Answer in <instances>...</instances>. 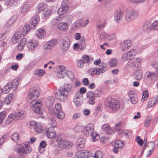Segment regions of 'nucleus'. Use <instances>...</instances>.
Segmentation results:
<instances>
[{
  "mask_svg": "<svg viewBox=\"0 0 158 158\" xmlns=\"http://www.w3.org/2000/svg\"><path fill=\"white\" fill-rule=\"evenodd\" d=\"M102 152L100 151H96L94 153L93 156L94 158H102Z\"/></svg>",
  "mask_w": 158,
  "mask_h": 158,
  "instance_id": "obj_64",
  "label": "nucleus"
},
{
  "mask_svg": "<svg viewBox=\"0 0 158 158\" xmlns=\"http://www.w3.org/2000/svg\"><path fill=\"white\" fill-rule=\"evenodd\" d=\"M52 11L48 8H47L43 11L42 15V18L44 19L48 18L51 15Z\"/></svg>",
  "mask_w": 158,
  "mask_h": 158,
  "instance_id": "obj_25",
  "label": "nucleus"
},
{
  "mask_svg": "<svg viewBox=\"0 0 158 158\" xmlns=\"http://www.w3.org/2000/svg\"><path fill=\"white\" fill-rule=\"evenodd\" d=\"M73 19V17L70 15L62 17V21H64L68 25L71 24Z\"/></svg>",
  "mask_w": 158,
  "mask_h": 158,
  "instance_id": "obj_29",
  "label": "nucleus"
},
{
  "mask_svg": "<svg viewBox=\"0 0 158 158\" xmlns=\"http://www.w3.org/2000/svg\"><path fill=\"white\" fill-rule=\"evenodd\" d=\"M21 33L19 31L16 32L12 38V41L15 44L18 41L21 37Z\"/></svg>",
  "mask_w": 158,
  "mask_h": 158,
  "instance_id": "obj_28",
  "label": "nucleus"
},
{
  "mask_svg": "<svg viewBox=\"0 0 158 158\" xmlns=\"http://www.w3.org/2000/svg\"><path fill=\"white\" fill-rule=\"evenodd\" d=\"M123 13L121 9L115 11L114 14V19L117 23H119L123 17Z\"/></svg>",
  "mask_w": 158,
  "mask_h": 158,
  "instance_id": "obj_13",
  "label": "nucleus"
},
{
  "mask_svg": "<svg viewBox=\"0 0 158 158\" xmlns=\"http://www.w3.org/2000/svg\"><path fill=\"white\" fill-rule=\"evenodd\" d=\"M57 43L56 40H53L49 41L45 44L43 46V48L45 50H50L53 48Z\"/></svg>",
  "mask_w": 158,
  "mask_h": 158,
  "instance_id": "obj_12",
  "label": "nucleus"
},
{
  "mask_svg": "<svg viewBox=\"0 0 158 158\" xmlns=\"http://www.w3.org/2000/svg\"><path fill=\"white\" fill-rule=\"evenodd\" d=\"M13 98V94L10 93L8 94L4 99V102L6 104H9L12 101Z\"/></svg>",
  "mask_w": 158,
  "mask_h": 158,
  "instance_id": "obj_33",
  "label": "nucleus"
},
{
  "mask_svg": "<svg viewBox=\"0 0 158 158\" xmlns=\"http://www.w3.org/2000/svg\"><path fill=\"white\" fill-rule=\"evenodd\" d=\"M85 143V140L84 138L83 137L79 138L76 144L77 148L78 150L83 148L84 147Z\"/></svg>",
  "mask_w": 158,
  "mask_h": 158,
  "instance_id": "obj_18",
  "label": "nucleus"
},
{
  "mask_svg": "<svg viewBox=\"0 0 158 158\" xmlns=\"http://www.w3.org/2000/svg\"><path fill=\"white\" fill-rule=\"evenodd\" d=\"M135 60L134 59H130L128 63L127 64L130 66H133L135 68H137L136 65L135 63Z\"/></svg>",
  "mask_w": 158,
  "mask_h": 158,
  "instance_id": "obj_62",
  "label": "nucleus"
},
{
  "mask_svg": "<svg viewBox=\"0 0 158 158\" xmlns=\"http://www.w3.org/2000/svg\"><path fill=\"white\" fill-rule=\"evenodd\" d=\"M86 97L89 98V103L91 105H94L95 103V96L94 93L92 91H89L86 93Z\"/></svg>",
  "mask_w": 158,
  "mask_h": 158,
  "instance_id": "obj_20",
  "label": "nucleus"
},
{
  "mask_svg": "<svg viewBox=\"0 0 158 158\" xmlns=\"http://www.w3.org/2000/svg\"><path fill=\"white\" fill-rule=\"evenodd\" d=\"M93 141L98 140L99 138V136L96 132H93L91 135Z\"/></svg>",
  "mask_w": 158,
  "mask_h": 158,
  "instance_id": "obj_56",
  "label": "nucleus"
},
{
  "mask_svg": "<svg viewBox=\"0 0 158 158\" xmlns=\"http://www.w3.org/2000/svg\"><path fill=\"white\" fill-rule=\"evenodd\" d=\"M55 98L51 96H48L45 101V104L46 106L49 107H51L55 101Z\"/></svg>",
  "mask_w": 158,
  "mask_h": 158,
  "instance_id": "obj_26",
  "label": "nucleus"
},
{
  "mask_svg": "<svg viewBox=\"0 0 158 158\" xmlns=\"http://www.w3.org/2000/svg\"><path fill=\"white\" fill-rule=\"evenodd\" d=\"M148 73V74L147 76V77L148 79L153 80L156 78V75L155 73L154 72H147L146 74H147Z\"/></svg>",
  "mask_w": 158,
  "mask_h": 158,
  "instance_id": "obj_48",
  "label": "nucleus"
},
{
  "mask_svg": "<svg viewBox=\"0 0 158 158\" xmlns=\"http://www.w3.org/2000/svg\"><path fill=\"white\" fill-rule=\"evenodd\" d=\"M70 44V41L69 38L66 37L61 40L60 42V47L62 51H65L69 49Z\"/></svg>",
  "mask_w": 158,
  "mask_h": 158,
  "instance_id": "obj_8",
  "label": "nucleus"
},
{
  "mask_svg": "<svg viewBox=\"0 0 158 158\" xmlns=\"http://www.w3.org/2000/svg\"><path fill=\"white\" fill-rule=\"evenodd\" d=\"M142 74L141 71L137 70L135 72L134 75V78L137 80H140L142 78Z\"/></svg>",
  "mask_w": 158,
  "mask_h": 158,
  "instance_id": "obj_44",
  "label": "nucleus"
},
{
  "mask_svg": "<svg viewBox=\"0 0 158 158\" xmlns=\"http://www.w3.org/2000/svg\"><path fill=\"white\" fill-rule=\"evenodd\" d=\"M48 121L49 124L51 126V127H54L57 125L56 120L55 118L52 117L49 118L48 119Z\"/></svg>",
  "mask_w": 158,
  "mask_h": 158,
  "instance_id": "obj_43",
  "label": "nucleus"
},
{
  "mask_svg": "<svg viewBox=\"0 0 158 158\" xmlns=\"http://www.w3.org/2000/svg\"><path fill=\"white\" fill-rule=\"evenodd\" d=\"M65 143H65V144L64 145V146H65V148H70L72 147L73 145V143L72 142L69 140H65Z\"/></svg>",
  "mask_w": 158,
  "mask_h": 158,
  "instance_id": "obj_60",
  "label": "nucleus"
},
{
  "mask_svg": "<svg viewBox=\"0 0 158 158\" xmlns=\"http://www.w3.org/2000/svg\"><path fill=\"white\" fill-rule=\"evenodd\" d=\"M79 20L81 21V27H86L89 23V20L88 19L83 20L82 19H79Z\"/></svg>",
  "mask_w": 158,
  "mask_h": 158,
  "instance_id": "obj_57",
  "label": "nucleus"
},
{
  "mask_svg": "<svg viewBox=\"0 0 158 158\" xmlns=\"http://www.w3.org/2000/svg\"><path fill=\"white\" fill-rule=\"evenodd\" d=\"M132 42L130 40H126L122 41L120 45L122 50L124 51L127 50L131 45Z\"/></svg>",
  "mask_w": 158,
  "mask_h": 158,
  "instance_id": "obj_16",
  "label": "nucleus"
},
{
  "mask_svg": "<svg viewBox=\"0 0 158 158\" xmlns=\"http://www.w3.org/2000/svg\"><path fill=\"white\" fill-rule=\"evenodd\" d=\"M33 6V4L30 2H27L24 3L21 7L20 11L21 13H24L28 11L29 8Z\"/></svg>",
  "mask_w": 158,
  "mask_h": 158,
  "instance_id": "obj_19",
  "label": "nucleus"
},
{
  "mask_svg": "<svg viewBox=\"0 0 158 158\" xmlns=\"http://www.w3.org/2000/svg\"><path fill=\"white\" fill-rule=\"evenodd\" d=\"M17 120L16 117L15 112H13L8 115L6 121V124L9 125L12 123L14 120Z\"/></svg>",
  "mask_w": 158,
  "mask_h": 158,
  "instance_id": "obj_21",
  "label": "nucleus"
},
{
  "mask_svg": "<svg viewBox=\"0 0 158 158\" xmlns=\"http://www.w3.org/2000/svg\"><path fill=\"white\" fill-rule=\"evenodd\" d=\"M39 46L38 42L34 40L29 41L27 44V49L28 51L35 50Z\"/></svg>",
  "mask_w": 158,
  "mask_h": 158,
  "instance_id": "obj_10",
  "label": "nucleus"
},
{
  "mask_svg": "<svg viewBox=\"0 0 158 158\" xmlns=\"http://www.w3.org/2000/svg\"><path fill=\"white\" fill-rule=\"evenodd\" d=\"M107 70L106 67L103 66H100V67L96 69L93 68L89 69L88 73L90 75L96 74L99 75L101 73H103Z\"/></svg>",
  "mask_w": 158,
  "mask_h": 158,
  "instance_id": "obj_7",
  "label": "nucleus"
},
{
  "mask_svg": "<svg viewBox=\"0 0 158 158\" xmlns=\"http://www.w3.org/2000/svg\"><path fill=\"white\" fill-rule=\"evenodd\" d=\"M118 63V60L115 59H114L111 60L109 62V65L111 67H114Z\"/></svg>",
  "mask_w": 158,
  "mask_h": 158,
  "instance_id": "obj_61",
  "label": "nucleus"
},
{
  "mask_svg": "<svg viewBox=\"0 0 158 158\" xmlns=\"http://www.w3.org/2000/svg\"><path fill=\"white\" fill-rule=\"evenodd\" d=\"M19 138V135L18 133L16 132L13 134L11 136V139L14 141H17Z\"/></svg>",
  "mask_w": 158,
  "mask_h": 158,
  "instance_id": "obj_55",
  "label": "nucleus"
},
{
  "mask_svg": "<svg viewBox=\"0 0 158 158\" xmlns=\"http://www.w3.org/2000/svg\"><path fill=\"white\" fill-rule=\"evenodd\" d=\"M118 134L122 135H125L128 138H130L131 137V133L126 130H120L118 132Z\"/></svg>",
  "mask_w": 158,
  "mask_h": 158,
  "instance_id": "obj_42",
  "label": "nucleus"
},
{
  "mask_svg": "<svg viewBox=\"0 0 158 158\" xmlns=\"http://www.w3.org/2000/svg\"><path fill=\"white\" fill-rule=\"evenodd\" d=\"M106 23V20L102 19L99 21L97 23V26L98 28H102L104 27Z\"/></svg>",
  "mask_w": 158,
  "mask_h": 158,
  "instance_id": "obj_51",
  "label": "nucleus"
},
{
  "mask_svg": "<svg viewBox=\"0 0 158 158\" xmlns=\"http://www.w3.org/2000/svg\"><path fill=\"white\" fill-rule=\"evenodd\" d=\"M65 143V140L60 139L58 141V144L60 149L63 150L65 148V146H64Z\"/></svg>",
  "mask_w": 158,
  "mask_h": 158,
  "instance_id": "obj_53",
  "label": "nucleus"
},
{
  "mask_svg": "<svg viewBox=\"0 0 158 158\" xmlns=\"http://www.w3.org/2000/svg\"><path fill=\"white\" fill-rule=\"evenodd\" d=\"M27 39L25 38L22 39L20 41L18 45V49L19 51L22 50L24 47Z\"/></svg>",
  "mask_w": 158,
  "mask_h": 158,
  "instance_id": "obj_36",
  "label": "nucleus"
},
{
  "mask_svg": "<svg viewBox=\"0 0 158 158\" xmlns=\"http://www.w3.org/2000/svg\"><path fill=\"white\" fill-rule=\"evenodd\" d=\"M18 0H5L4 4L6 6H16L17 4Z\"/></svg>",
  "mask_w": 158,
  "mask_h": 158,
  "instance_id": "obj_35",
  "label": "nucleus"
},
{
  "mask_svg": "<svg viewBox=\"0 0 158 158\" xmlns=\"http://www.w3.org/2000/svg\"><path fill=\"white\" fill-rule=\"evenodd\" d=\"M17 16L14 15L12 16L7 21L6 24V26L7 27L12 26L13 24L17 20Z\"/></svg>",
  "mask_w": 158,
  "mask_h": 158,
  "instance_id": "obj_31",
  "label": "nucleus"
},
{
  "mask_svg": "<svg viewBox=\"0 0 158 158\" xmlns=\"http://www.w3.org/2000/svg\"><path fill=\"white\" fill-rule=\"evenodd\" d=\"M15 112L17 120L22 119L26 116V112L23 110H20Z\"/></svg>",
  "mask_w": 158,
  "mask_h": 158,
  "instance_id": "obj_23",
  "label": "nucleus"
},
{
  "mask_svg": "<svg viewBox=\"0 0 158 158\" xmlns=\"http://www.w3.org/2000/svg\"><path fill=\"white\" fill-rule=\"evenodd\" d=\"M47 5L43 3H41L38 4L37 6L36 10L37 13H39L41 11H44L47 7Z\"/></svg>",
  "mask_w": 158,
  "mask_h": 158,
  "instance_id": "obj_38",
  "label": "nucleus"
},
{
  "mask_svg": "<svg viewBox=\"0 0 158 158\" xmlns=\"http://www.w3.org/2000/svg\"><path fill=\"white\" fill-rule=\"evenodd\" d=\"M123 145V143L121 140H117L114 143V147L115 148H121Z\"/></svg>",
  "mask_w": 158,
  "mask_h": 158,
  "instance_id": "obj_50",
  "label": "nucleus"
},
{
  "mask_svg": "<svg viewBox=\"0 0 158 158\" xmlns=\"http://www.w3.org/2000/svg\"><path fill=\"white\" fill-rule=\"evenodd\" d=\"M36 35L39 38L43 39L46 35V32L43 29L40 28L38 30Z\"/></svg>",
  "mask_w": 158,
  "mask_h": 158,
  "instance_id": "obj_34",
  "label": "nucleus"
},
{
  "mask_svg": "<svg viewBox=\"0 0 158 158\" xmlns=\"http://www.w3.org/2000/svg\"><path fill=\"white\" fill-rule=\"evenodd\" d=\"M94 126L92 123H89L82 128V131L86 136L91 135L94 132Z\"/></svg>",
  "mask_w": 158,
  "mask_h": 158,
  "instance_id": "obj_9",
  "label": "nucleus"
},
{
  "mask_svg": "<svg viewBox=\"0 0 158 158\" xmlns=\"http://www.w3.org/2000/svg\"><path fill=\"white\" fill-rule=\"evenodd\" d=\"M69 8V7H65L61 6L58 10L57 13L59 15V16H61V18L63 16L62 15H64L66 13Z\"/></svg>",
  "mask_w": 158,
  "mask_h": 158,
  "instance_id": "obj_32",
  "label": "nucleus"
},
{
  "mask_svg": "<svg viewBox=\"0 0 158 158\" xmlns=\"http://www.w3.org/2000/svg\"><path fill=\"white\" fill-rule=\"evenodd\" d=\"M86 46V44L84 37L81 38L79 43H75L74 44L73 49L77 50L78 49H83Z\"/></svg>",
  "mask_w": 158,
  "mask_h": 158,
  "instance_id": "obj_14",
  "label": "nucleus"
},
{
  "mask_svg": "<svg viewBox=\"0 0 158 158\" xmlns=\"http://www.w3.org/2000/svg\"><path fill=\"white\" fill-rule=\"evenodd\" d=\"M138 15V12L134 10H128L125 12L124 19L126 22H130L137 18Z\"/></svg>",
  "mask_w": 158,
  "mask_h": 158,
  "instance_id": "obj_4",
  "label": "nucleus"
},
{
  "mask_svg": "<svg viewBox=\"0 0 158 158\" xmlns=\"http://www.w3.org/2000/svg\"><path fill=\"white\" fill-rule=\"evenodd\" d=\"M143 28L147 31L152 30V23L150 21H147L144 25Z\"/></svg>",
  "mask_w": 158,
  "mask_h": 158,
  "instance_id": "obj_39",
  "label": "nucleus"
},
{
  "mask_svg": "<svg viewBox=\"0 0 158 158\" xmlns=\"http://www.w3.org/2000/svg\"><path fill=\"white\" fill-rule=\"evenodd\" d=\"M19 78H16L14 79L11 82L13 89L14 90L17 89L19 85Z\"/></svg>",
  "mask_w": 158,
  "mask_h": 158,
  "instance_id": "obj_41",
  "label": "nucleus"
},
{
  "mask_svg": "<svg viewBox=\"0 0 158 158\" xmlns=\"http://www.w3.org/2000/svg\"><path fill=\"white\" fill-rule=\"evenodd\" d=\"M127 53L129 57V60L133 58L136 54V52L134 49H131Z\"/></svg>",
  "mask_w": 158,
  "mask_h": 158,
  "instance_id": "obj_45",
  "label": "nucleus"
},
{
  "mask_svg": "<svg viewBox=\"0 0 158 158\" xmlns=\"http://www.w3.org/2000/svg\"><path fill=\"white\" fill-rule=\"evenodd\" d=\"M148 97V93L147 90H145L143 91L142 98V101H144L146 100Z\"/></svg>",
  "mask_w": 158,
  "mask_h": 158,
  "instance_id": "obj_59",
  "label": "nucleus"
},
{
  "mask_svg": "<svg viewBox=\"0 0 158 158\" xmlns=\"http://www.w3.org/2000/svg\"><path fill=\"white\" fill-rule=\"evenodd\" d=\"M72 85L69 84H65L60 88L59 93L56 96V98L60 101H64L68 98L69 93L71 91L72 88Z\"/></svg>",
  "mask_w": 158,
  "mask_h": 158,
  "instance_id": "obj_1",
  "label": "nucleus"
},
{
  "mask_svg": "<svg viewBox=\"0 0 158 158\" xmlns=\"http://www.w3.org/2000/svg\"><path fill=\"white\" fill-rule=\"evenodd\" d=\"M76 156L77 158H88L91 156V153L88 150H84L77 152Z\"/></svg>",
  "mask_w": 158,
  "mask_h": 158,
  "instance_id": "obj_11",
  "label": "nucleus"
},
{
  "mask_svg": "<svg viewBox=\"0 0 158 158\" xmlns=\"http://www.w3.org/2000/svg\"><path fill=\"white\" fill-rule=\"evenodd\" d=\"M47 137L49 139L54 138L56 141H57V139L56 136V131L54 127H51L48 128L46 131Z\"/></svg>",
  "mask_w": 158,
  "mask_h": 158,
  "instance_id": "obj_15",
  "label": "nucleus"
},
{
  "mask_svg": "<svg viewBox=\"0 0 158 158\" xmlns=\"http://www.w3.org/2000/svg\"><path fill=\"white\" fill-rule=\"evenodd\" d=\"M102 129L107 134H112L113 132V129L108 124H105L102 126Z\"/></svg>",
  "mask_w": 158,
  "mask_h": 158,
  "instance_id": "obj_24",
  "label": "nucleus"
},
{
  "mask_svg": "<svg viewBox=\"0 0 158 158\" xmlns=\"http://www.w3.org/2000/svg\"><path fill=\"white\" fill-rule=\"evenodd\" d=\"M58 28L60 30L65 31L68 29L69 26L65 22H61L58 24Z\"/></svg>",
  "mask_w": 158,
  "mask_h": 158,
  "instance_id": "obj_30",
  "label": "nucleus"
},
{
  "mask_svg": "<svg viewBox=\"0 0 158 158\" xmlns=\"http://www.w3.org/2000/svg\"><path fill=\"white\" fill-rule=\"evenodd\" d=\"M81 59L83 60V62L85 64H89L90 62L91 58H90L88 55H85L82 56Z\"/></svg>",
  "mask_w": 158,
  "mask_h": 158,
  "instance_id": "obj_52",
  "label": "nucleus"
},
{
  "mask_svg": "<svg viewBox=\"0 0 158 158\" xmlns=\"http://www.w3.org/2000/svg\"><path fill=\"white\" fill-rule=\"evenodd\" d=\"M12 89H13V87L11 82H8L2 89L3 93L5 94H7Z\"/></svg>",
  "mask_w": 158,
  "mask_h": 158,
  "instance_id": "obj_27",
  "label": "nucleus"
},
{
  "mask_svg": "<svg viewBox=\"0 0 158 158\" xmlns=\"http://www.w3.org/2000/svg\"><path fill=\"white\" fill-rule=\"evenodd\" d=\"M157 102L155 100V98L153 97L149 100L148 106V108L153 107Z\"/></svg>",
  "mask_w": 158,
  "mask_h": 158,
  "instance_id": "obj_49",
  "label": "nucleus"
},
{
  "mask_svg": "<svg viewBox=\"0 0 158 158\" xmlns=\"http://www.w3.org/2000/svg\"><path fill=\"white\" fill-rule=\"evenodd\" d=\"M45 71L43 69H38L35 70L34 72V74L37 75L40 77L43 76L45 73Z\"/></svg>",
  "mask_w": 158,
  "mask_h": 158,
  "instance_id": "obj_40",
  "label": "nucleus"
},
{
  "mask_svg": "<svg viewBox=\"0 0 158 158\" xmlns=\"http://www.w3.org/2000/svg\"><path fill=\"white\" fill-rule=\"evenodd\" d=\"M42 106L41 102H33L30 104V106L34 112L37 114H42L43 111L41 106Z\"/></svg>",
  "mask_w": 158,
  "mask_h": 158,
  "instance_id": "obj_5",
  "label": "nucleus"
},
{
  "mask_svg": "<svg viewBox=\"0 0 158 158\" xmlns=\"http://www.w3.org/2000/svg\"><path fill=\"white\" fill-rule=\"evenodd\" d=\"M40 17L38 15L34 16L31 19V29H34L36 26L38 22L40 21Z\"/></svg>",
  "mask_w": 158,
  "mask_h": 158,
  "instance_id": "obj_22",
  "label": "nucleus"
},
{
  "mask_svg": "<svg viewBox=\"0 0 158 158\" xmlns=\"http://www.w3.org/2000/svg\"><path fill=\"white\" fill-rule=\"evenodd\" d=\"M39 95V92L36 89H31L30 92L28 93L27 100L30 103L33 102L37 101L36 100Z\"/></svg>",
  "mask_w": 158,
  "mask_h": 158,
  "instance_id": "obj_6",
  "label": "nucleus"
},
{
  "mask_svg": "<svg viewBox=\"0 0 158 158\" xmlns=\"http://www.w3.org/2000/svg\"><path fill=\"white\" fill-rule=\"evenodd\" d=\"M61 17V16H58L53 19L51 22V23L55 25L61 21H62Z\"/></svg>",
  "mask_w": 158,
  "mask_h": 158,
  "instance_id": "obj_47",
  "label": "nucleus"
},
{
  "mask_svg": "<svg viewBox=\"0 0 158 158\" xmlns=\"http://www.w3.org/2000/svg\"><path fill=\"white\" fill-rule=\"evenodd\" d=\"M8 136L7 135H3L0 138V146L4 142H6L7 140Z\"/></svg>",
  "mask_w": 158,
  "mask_h": 158,
  "instance_id": "obj_63",
  "label": "nucleus"
},
{
  "mask_svg": "<svg viewBox=\"0 0 158 158\" xmlns=\"http://www.w3.org/2000/svg\"><path fill=\"white\" fill-rule=\"evenodd\" d=\"M38 124V123L35 121H31L27 123V126L28 127L32 128L36 127Z\"/></svg>",
  "mask_w": 158,
  "mask_h": 158,
  "instance_id": "obj_54",
  "label": "nucleus"
},
{
  "mask_svg": "<svg viewBox=\"0 0 158 158\" xmlns=\"http://www.w3.org/2000/svg\"><path fill=\"white\" fill-rule=\"evenodd\" d=\"M31 28V27L29 25H25L22 29V34L24 35H26L28 33L29 31Z\"/></svg>",
  "mask_w": 158,
  "mask_h": 158,
  "instance_id": "obj_46",
  "label": "nucleus"
},
{
  "mask_svg": "<svg viewBox=\"0 0 158 158\" xmlns=\"http://www.w3.org/2000/svg\"><path fill=\"white\" fill-rule=\"evenodd\" d=\"M128 95L131 102L134 104H136L138 100L136 94L132 91H129L128 93Z\"/></svg>",
  "mask_w": 158,
  "mask_h": 158,
  "instance_id": "obj_17",
  "label": "nucleus"
},
{
  "mask_svg": "<svg viewBox=\"0 0 158 158\" xmlns=\"http://www.w3.org/2000/svg\"><path fill=\"white\" fill-rule=\"evenodd\" d=\"M81 21L78 19L72 24L71 28L73 30H77L81 27Z\"/></svg>",
  "mask_w": 158,
  "mask_h": 158,
  "instance_id": "obj_37",
  "label": "nucleus"
},
{
  "mask_svg": "<svg viewBox=\"0 0 158 158\" xmlns=\"http://www.w3.org/2000/svg\"><path fill=\"white\" fill-rule=\"evenodd\" d=\"M35 130L38 133H40L42 132L43 131L42 125L40 123H38L35 127Z\"/></svg>",
  "mask_w": 158,
  "mask_h": 158,
  "instance_id": "obj_58",
  "label": "nucleus"
},
{
  "mask_svg": "<svg viewBox=\"0 0 158 158\" xmlns=\"http://www.w3.org/2000/svg\"><path fill=\"white\" fill-rule=\"evenodd\" d=\"M14 149L19 155L20 157H22L23 154L28 153L31 151V147L26 144L23 145L17 144L15 146Z\"/></svg>",
  "mask_w": 158,
  "mask_h": 158,
  "instance_id": "obj_2",
  "label": "nucleus"
},
{
  "mask_svg": "<svg viewBox=\"0 0 158 158\" xmlns=\"http://www.w3.org/2000/svg\"><path fill=\"white\" fill-rule=\"evenodd\" d=\"M106 106L113 111H117L120 108V104L117 100L109 98L106 101Z\"/></svg>",
  "mask_w": 158,
  "mask_h": 158,
  "instance_id": "obj_3",
  "label": "nucleus"
}]
</instances>
